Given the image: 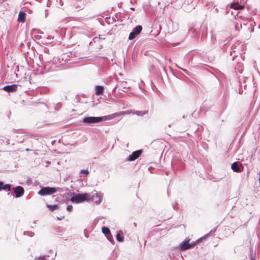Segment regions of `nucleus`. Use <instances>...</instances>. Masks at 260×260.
Returning <instances> with one entry per match:
<instances>
[{
	"label": "nucleus",
	"instance_id": "a211bd4d",
	"mask_svg": "<svg viewBox=\"0 0 260 260\" xmlns=\"http://www.w3.org/2000/svg\"><path fill=\"white\" fill-rule=\"evenodd\" d=\"M47 207L51 211H53L58 209V206L57 205H48L47 204Z\"/></svg>",
	"mask_w": 260,
	"mask_h": 260
},
{
	"label": "nucleus",
	"instance_id": "9b49d317",
	"mask_svg": "<svg viewBox=\"0 0 260 260\" xmlns=\"http://www.w3.org/2000/svg\"><path fill=\"white\" fill-rule=\"evenodd\" d=\"M17 85L16 84H12L7 85L3 87V89L8 92H13L17 90Z\"/></svg>",
	"mask_w": 260,
	"mask_h": 260
},
{
	"label": "nucleus",
	"instance_id": "a878e982",
	"mask_svg": "<svg viewBox=\"0 0 260 260\" xmlns=\"http://www.w3.org/2000/svg\"><path fill=\"white\" fill-rule=\"evenodd\" d=\"M107 239L110 241H112V236L111 235V236L108 235L107 236H106Z\"/></svg>",
	"mask_w": 260,
	"mask_h": 260
},
{
	"label": "nucleus",
	"instance_id": "39448f33",
	"mask_svg": "<svg viewBox=\"0 0 260 260\" xmlns=\"http://www.w3.org/2000/svg\"><path fill=\"white\" fill-rule=\"evenodd\" d=\"M103 196V194L101 192H96L91 196H90V200L96 204H100L102 202Z\"/></svg>",
	"mask_w": 260,
	"mask_h": 260
},
{
	"label": "nucleus",
	"instance_id": "6e6552de",
	"mask_svg": "<svg viewBox=\"0 0 260 260\" xmlns=\"http://www.w3.org/2000/svg\"><path fill=\"white\" fill-rule=\"evenodd\" d=\"M142 153V150H138L135 151L133 152V153L128 156L127 160L129 161H134L136 160L137 158H138L140 156Z\"/></svg>",
	"mask_w": 260,
	"mask_h": 260
},
{
	"label": "nucleus",
	"instance_id": "393cba45",
	"mask_svg": "<svg viewBox=\"0 0 260 260\" xmlns=\"http://www.w3.org/2000/svg\"><path fill=\"white\" fill-rule=\"evenodd\" d=\"M72 209H73V206L72 205H68L67 207V210L69 211V212H71L72 211Z\"/></svg>",
	"mask_w": 260,
	"mask_h": 260
},
{
	"label": "nucleus",
	"instance_id": "412c9836",
	"mask_svg": "<svg viewBox=\"0 0 260 260\" xmlns=\"http://www.w3.org/2000/svg\"><path fill=\"white\" fill-rule=\"evenodd\" d=\"M116 240L119 242L123 241L124 238L122 236H121L120 234H117L116 236Z\"/></svg>",
	"mask_w": 260,
	"mask_h": 260
},
{
	"label": "nucleus",
	"instance_id": "b1692460",
	"mask_svg": "<svg viewBox=\"0 0 260 260\" xmlns=\"http://www.w3.org/2000/svg\"><path fill=\"white\" fill-rule=\"evenodd\" d=\"M81 174H84L85 175L89 174V172L88 170H81L80 172Z\"/></svg>",
	"mask_w": 260,
	"mask_h": 260
},
{
	"label": "nucleus",
	"instance_id": "20e7f679",
	"mask_svg": "<svg viewBox=\"0 0 260 260\" xmlns=\"http://www.w3.org/2000/svg\"><path fill=\"white\" fill-rule=\"evenodd\" d=\"M190 239L186 238L180 245L179 249L181 251H185L187 250L193 246H194L196 244L194 242H192V243H189Z\"/></svg>",
	"mask_w": 260,
	"mask_h": 260
},
{
	"label": "nucleus",
	"instance_id": "5701e85b",
	"mask_svg": "<svg viewBox=\"0 0 260 260\" xmlns=\"http://www.w3.org/2000/svg\"><path fill=\"white\" fill-rule=\"evenodd\" d=\"M242 24H236L235 25V29L236 30H240V28H241L242 27Z\"/></svg>",
	"mask_w": 260,
	"mask_h": 260
},
{
	"label": "nucleus",
	"instance_id": "2f4dec72",
	"mask_svg": "<svg viewBox=\"0 0 260 260\" xmlns=\"http://www.w3.org/2000/svg\"><path fill=\"white\" fill-rule=\"evenodd\" d=\"M251 260H255V258H254H254H252V257Z\"/></svg>",
	"mask_w": 260,
	"mask_h": 260
},
{
	"label": "nucleus",
	"instance_id": "ddd939ff",
	"mask_svg": "<svg viewBox=\"0 0 260 260\" xmlns=\"http://www.w3.org/2000/svg\"><path fill=\"white\" fill-rule=\"evenodd\" d=\"M104 91V87L102 86L96 85L95 86V94L97 95L102 94Z\"/></svg>",
	"mask_w": 260,
	"mask_h": 260
},
{
	"label": "nucleus",
	"instance_id": "9d476101",
	"mask_svg": "<svg viewBox=\"0 0 260 260\" xmlns=\"http://www.w3.org/2000/svg\"><path fill=\"white\" fill-rule=\"evenodd\" d=\"M14 192L16 194V198H19L21 197L24 192V190L22 186H18L14 188Z\"/></svg>",
	"mask_w": 260,
	"mask_h": 260
},
{
	"label": "nucleus",
	"instance_id": "7ed1b4c3",
	"mask_svg": "<svg viewBox=\"0 0 260 260\" xmlns=\"http://www.w3.org/2000/svg\"><path fill=\"white\" fill-rule=\"evenodd\" d=\"M59 190V188H55L52 187H43L39 191L38 194L42 196H45L48 195H51L54 193L57 192Z\"/></svg>",
	"mask_w": 260,
	"mask_h": 260
},
{
	"label": "nucleus",
	"instance_id": "c756f323",
	"mask_svg": "<svg viewBox=\"0 0 260 260\" xmlns=\"http://www.w3.org/2000/svg\"><path fill=\"white\" fill-rule=\"evenodd\" d=\"M182 70H183V71H184L185 73H187V71L186 70H185V69H182Z\"/></svg>",
	"mask_w": 260,
	"mask_h": 260
},
{
	"label": "nucleus",
	"instance_id": "1a4fd4ad",
	"mask_svg": "<svg viewBox=\"0 0 260 260\" xmlns=\"http://www.w3.org/2000/svg\"><path fill=\"white\" fill-rule=\"evenodd\" d=\"M255 22L252 20H248L246 21L245 23L244 22L243 23V25H244V26H246L248 29H249L250 30V32H252L253 31L254 27V26H255Z\"/></svg>",
	"mask_w": 260,
	"mask_h": 260
},
{
	"label": "nucleus",
	"instance_id": "aec40b11",
	"mask_svg": "<svg viewBox=\"0 0 260 260\" xmlns=\"http://www.w3.org/2000/svg\"><path fill=\"white\" fill-rule=\"evenodd\" d=\"M11 189V186L9 184H4L3 185V187L2 190H6V191H10Z\"/></svg>",
	"mask_w": 260,
	"mask_h": 260
},
{
	"label": "nucleus",
	"instance_id": "f704fd0d",
	"mask_svg": "<svg viewBox=\"0 0 260 260\" xmlns=\"http://www.w3.org/2000/svg\"><path fill=\"white\" fill-rule=\"evenodd\" d=\"M116 89V87H115L114 89V90H115Z\"/></svg>",
	"mask_w": 260,
	"mask_h": 260
},
{
	"label": "nucleus",
	"instance_id": "6ab92c4d",
	"mask_svg": "<svg viewBox=\"0 0 260 260\" xmlns=\"http://www.w3.org/2000/svg\"><path fill=\"white\" fill-rule=\"evenodd\" d=\"M102 232L106 235H109L111 236L110 230L108 228L104 226L102 228Z\"/></svg>",
	"mask_w": 260,
	"mask_h": 260
},
{
	"label": "nucleus",
	"instance_id": "f8f14e48",
	"mask_svg": "<svg viewBox=\"0 0 260 260\" xmlns=\"http://www.w3.org/2000/svg\"><path fill=\"white\" fill-rule=\"evenodd\" d=\"M231 168L235 172L239 173L241 172L239 164L238 162H234L232 165Z\"/></svg>",
	"mask_w": 260,
	"mask_h": 260
},
{
	"label": "nucleus",
	"instance_id": "cd10ccee",
	"mask_svg": "<svg viewBox=\"0 0 260 260\" xmlns=\"http://www.w3.org/2000/svg\"><path fill=\"white\" fill-rule=\"evenodd\" d=\"M3 185V182L2 181H0V190H2Z\"/></svg>",
	"mask_w": 260,
	"mask_h": 260
},
{
	"label": "nucleus",
	"instance_id": "dca6fc26",
	"mask_svg": "<svg viewBox=\"0 0 260 260\" xmlns=\"http://www.w3.org/2000/svg\"><path fill=\"white\" fill-rule=\"evenodd\" d=\"M231 8L232 9H234L235 10H240L242 9L243 7L241 5H239L238 3H233L231 4Z\"/></svg>",
	"mask_w": 260,
	"mask_h": 260
},
{
	"label": "nucleus",
	"instance_id": "423d86ee",
	"mask_svg": "<svg viewBox=\"0 0 260 260\" xmlns=\"http://www.w3.org/2000/svg\"><path fill=\"white\" fill-rule=\"evenodd\" d=\"M142 26L140 25H137L134 27L132 31L130 33L128 39L132 40L135 38L136 35H139L142 31Z\"/></svg>",
	"mask_w": 260,
	"mask_h": 260
},
{
	"label": "nucleus",
	"instance_id": "c85d7f7f",
	"mask_svg": "<svg viewBox=\"0 0 260 260\" xmlns=\"http://www.w3.org/2000/svg\"><path fill=\"white\" fill-rule=\"evenodd\" d=\"M63 218H64V217H63V216H62V217H58L57 218H58V219H59V220H61V219H63Z\"/></svg>",
	"mask_w": 260,
	"mask_h": 260
},
{
	"label": "nucleus",
	"instance_id": "4468645a",
	"mask_svg": "<svg viewBox=\"0 0 260 260\" xmlns=\"http://www.w3.org/2000/svg\"><path fill=\"white\" fill-rule=\"evenodd\" d=\"M25 20V13L20 11L18 15V21L20 22H24Z\"/></svg>",
	"mask_w": 260,
	"mask_h": 260
},
{
	"label": "nucleus",
	"instance_id": "2eb2a0df",
	"mask_svg": "<svg viewBox=\"0 0 260 260\" xmlns=\"http://www.w3.org/2000/svg\"><path fill=\"white\" fill-rule=\"evenodd\" d=\"M148 113V110L136 111L135 112L133 113V114H136L139 116H142L145 114H147Z\"/></svg>",
	"mask_w": 260,
	"mask_h": 260
},
{
	"label": "nucleus",
	"instance_id": "72a5a7b5",
	"mask_svg": "<svg viewBox=\"0 0 260 260\" xmlns=\"http://www.w3.org/2000/svg\"><path fill=\"white\" fill-rule=\"evenodd\" d=\"M176 66H177L179 69H181V68H180V67H178V66H177V65H176Z\"/></svg>",
	"mask_w": 260,
	"mask_h": 260
},
{
	"label": "nucleus",
	"instance_id": "4be33fe9",
	"mask_svg": "<svg viewBox=\"0 0 260 260\" xmlns=\"http://www.w3.org/2000/svg\"><path fill=\"white\" fill-rule=\"evenodd\" d=\"M24 235L32 237L34 236V233L31 232H24Z\"/></svg>",
	"mask_w": 260,
	"mask_h": 260
},
{
	"label": "nucleus",
	"instance_id": "bb28decb",
	"mask_svg": "<svg viewBox=\"0 0 260 260\" xmlns=\"http://www.w3.org/2000/svg\"><path fill=\"white\" fill-rule=\"evenodd\" d=\"M53 67H48V68H47V65H45V68L46 69V71H49L50 69H51V68H52Z\"/></svg>",
	"mask_w": 260,
	"mask_h": 260
},
{
	"label": "nucleus",
	"instance_id": "7c9ffc66",
	"mask_svg": "<svg viewBox=\"0 0 260 260\" xmlns=\"http://www.w3.org/2000/svg\"><path fill=\"white\" fill-rule=\"evenodd\" d=\"M259 183L260 184V172H259Z\"/></svg>",
	"mask_w": 260,
	"mask_h": 260
},
{
	"label": "nucleus",
	"instance_id": "f3484780",
	"mask_svg": "<svg viewBox=\"0 0 260 260\" xmlns=\"http://www.w3.org/2000/svg\"><path fill=\"white\" fill-rule=\"evenodd\" d=\"M50 256L49 255H44L43 256H40V257H36L35 260H39V259H42V260H52L53 259V257H51L50 258Z\"/></svg>",
	"mask_w": 260,
	"mask_h": 260
},
{
	"label": "nucleus",
	"instance_id": "f03ea898",
	"mask_svg": "<svg viewBox=\"0 0 260 260\" xmlns=\"http://www.w3.org/2000/svg\"><path fill=\"white\" fill-rule=\"evenodd\" d=\"M90 198V194L89 193H78L72 197L71 198V201L73 203H80L84 201H89Z\"/></svg>",
	"mask_w": 260,
	"mask_h": 260
},
{
	"label": "nucleus",
	"instance_id": "f257e3e1",
	"mask_svg": "<svg viewBox=\"0 0 260 260\" xmlns=\"http://www.w3.org/2000/svg\"><path fill=\"white\" fill-rule=\"evenodd\" d=\"M125 114L126 112L122 111L102 117H86L83 119L82 121L83 123L87 124L98 123L102 121L111 120L116 117L124 115Z\"/></svg>",
	"mask_w": 260,
	"mask_h": 260
},
{
	"label": "nucleus",
	"instance_id": "473e14b6",
	"mask_svg": "<svg viewBox=\"0 0 260 260\" xmlns=\"http://www.w3.org/2000/svg\"><path fill=\"white\" fill-rule=\"evenodd\" d=\"M131 9L132 10H134V8H131Z\"/></svg>",
	"mask_w": 260,
	"mask_h": 260
},
{
	"label": "nucleus",
	"instance_id": "0eeeda50",
	"mask_svg": "<svg viewBox=\"0 0 260 260\" xmlns=\"http://www.w3.org/2000/svg\"><path fill=\"white\" fill-rule=\"evenodd\" d=\"M66 62V60H64L62 57H60V56L54 57L52 60V64L54 65V67H58L61 65L64 64Z\"/></svg>",
	"mask_w": 260,
	"mask_h": 260
}]
</instances>
